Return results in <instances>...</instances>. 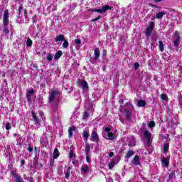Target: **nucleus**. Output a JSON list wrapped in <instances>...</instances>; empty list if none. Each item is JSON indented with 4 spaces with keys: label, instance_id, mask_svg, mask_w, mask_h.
Instances as JSON below:
<instances>
[{
    "label": "nucleus",
    "instance_id": "9d476101",
    "mask_svg": "<svg viewBox=\"0 0 182 182\" xmlns=\"http://www.w3.org/2000/svg\"><path fill=\"white\" fill-rule=\"evenodd\" d=\"M124 116L126 120H128V122H130V120H132V113L130 112V111H129V109H124Z\"/></svg>",
    "mask_w": 182,
    "mask_h": 182
},
{
    "label": "nucleus",
    "instance_id": "79ce46f5",
    "mask_svg": "<svg viewBox=\"0 0 182 182\" xmlns=\"http://www.w3.org/2000/svg\"><path fill=\"white\" fill-rule=\"evenodd\" d=\"M33 93H35V90L33 89L29 90L27 92V95H31L32 96V95H33Z\"/></svg>",
    "mask_w": 182,
    "mask_h": 182
},
{
    "label": "nucleus",
    "instance_id": "774afa93",
    "mask_svg": "<svg viewBox=\"0 0 182 182\" xmlns=\"http://www.w3.org/2000/svg\"><path fill=\"white\" fill-rule=\"evenodd\" d=\"M130 106H131L132 107H133V105H130Z\"/></svg>",
    "mask_w": 182,
    "mask_h": 182
},
{
    "label": "nucleus",
    "instance_id": "f257e3e1",
    "mask_svg": "<svg viewBox=\"0 0 182 182\" xmlns=\"http://www.w3.org/2000/svg\"><path fill=\"white\" fill-rule=\"evenodd\" d=\"M3 25L4 28L9 25V11H8V9L4 11V14L3 16Z\"/></svg>",
    "mask_w": 182,
    "mask_h": 182
},
{
    "label": "nucleus",
    "instance_id": "4c0bfd02",
    "mask_svg": "<svg viewBox=\"0 0 182 182\" xmlns=\"http://www.w3.org/2000/svg\"><path fill=\"white\" fill-rule=\"evenodd\" d=\"M134 68L135 70H139V68H140V64H139L137 62H136L134 65Z\"/></svg>",
    "mask_w": 182,
    "mask_h": 182
},
{
    "label": "nucleus",
    "instance_id": "f03ea898",
    "mask_svg": "<svg viewBox=\"0 0 182 182\" xmlns=\"http://www.w3.org/2000/svg\"><path fill=\"white\" fill-rule=\"evenodd\" d=\"M154 21H151L149 23V26L146 28V31H145V35L146 38H149L151 35V32H153V30L154 29L155 26Z\"/></svg>",
    "mask_w": 182,
    "mask_h": 182
},
{
    "label": "nucleus",
    "instance_id": "49530a36",
    "mask_svg": "<svg viewBox=\"0 0 182 182\" xmlns=\"http://www.w3.org/2000/svg\"><path fill=\"white\" fill-rule=\"evenodd\" d=\"M32 95H26V98L28 102H31L32 98H31Z\"/></svg>",
    "mask_w": 182,
    "mask_h": 182
},
{
    "label": "nucleus",
    "instance_id": "2eb2a0df",
    "mask_svg": "<svg viewBox=\"0 0 182 182\" xmlns=\"http://www.w3.org/2000/svg\"><path fill=\"white\" fill-rule=\"evenodd\" d=\"M80 84L84 90H89V85L87 84V82H86V80H82L80 82Z\"/></svg>",
    "mask_w": 182,
    "mask_h": 182
},
{
    "label": "nucleus",
    "instance_id": "864d4df0",
    "mask_svg": "<svg viewBox=\"0 0 182 182\" xmlns=\"http://www.w3.org/2000/svg\"><path fill=\"white\" fill-rule=\"evenodd\" d=\"M106 55H107V50H104L102 51V56H106Z\"/></svg>",
    "mask_w": 182,
    "mask_h": 182
},
{
    "label": "nucleus",
    "instance_id": "7ed1b4c3",
    "mask_svg": "<svg viewBox=\"0 0 182 182\" xmlns=\"http://www.w3.org/2000/svg\"><path fill=\"white\" fill-rule=\"evenodd\" d=\"M10 174L11 177L14 178H16V182H22V178L18 173H16V170H15L14 168H11Z\"/></svg>",
    "mask_w": 182,
    "mask_h": 182
},
{
    "label": "nucleus",
    "instance_id": "603ef678",
    "mask_svg": "<svg viewBox=\"0 0 182 182\" xmlns=\"http://www.w3.org/2000/svg\"><path fill=\"white\" fill-rule=\"evenodd\" d=\"M28 151L31 153L32 151H33V149L32 148V146H31V144H28Z\"/></svg>",
    "mask_w": 182,
    "mask_h": 182
},
{
    "label": "nucleus",
    "instance_id": "ddd939ff",
    "mask_svg": "<svg viewBox=\"0 0 182 182\" xmlns=\"http://www.w3.org/2000/svg\"><path fill=\"white\" fill-rule=\"evenodd\" d=\"M132 164H134V166H139V165H140V156H139L138 155H136L134 157V159L132 161Z\"/></svg>",
    "mask_w": 182,
    "mask_h": 182
},
{
    "label": "nucleus",
    "instance_id": "338daca9",
    "mask_svg": "<svg viewBox=\"0 0 182 182\" xmlns=\"http://www.w3.org/2000/svg\"><path fill=\"white\" fill-rule=\"evenodd\" d=\"M34 149H35V150H37V148H36V146H35V147H34Z\"/></svg>",
    "mask_w": 182,
    "mask_h": 182
},
{
    "label": "nucleus",
    "instance_id": "bb28decb",
    "mask_svg": "<svg viewBox=\"0 0 182 182\" xmlns=\"http://www.w3.org/2000/svg\"><path fill=\"white\" fill-rule=\"evenodd\" d=\"M170 148V145L167 143L164 145V153H167L168 151V149Z\"/></svg>",
    "mask_w": 182,
    "mask_h": 182
},
{
    "label": "nucleus",
    "instance_id": "13d9d810",
    "mask_svg": "<svg viewBox=\"0 0 182 182\" xmlns=\"http://www.w3.org/2000/svg\"><path fill=\"white\" fill-rule=\"evenodd\" d=\"M21 166H25V160H21Z\"/></svg>",
    "mask_w": 182,
    "mask_h": 182
},
{
    "label": "nucleus",
    "instance_id": "2f4dec72",
    "mask_svg": "<svg viewBox=\"0 0 182 182\" xmlns=\"http://www.w3.org/2000/svg\"><path fill=\"white\" fill-rule=\"evenodd\" d=\"M90 12H98L99 14H103V11L102 9H90Z\"/></svg>",
    "mask_w": 182,
    "mask_h": 182
},
{
    "label": "nucleus",
    "instance_id": "cd10ccee",
    "mask_svg": "<svg viewBox=\"0 0 182 182\" xmlns=\"http://www.w3.org/2000/svg\"><path fill=\"white\" fill-rule=\"evenodd\" d=\"M176 176V172H174V171H172L169 175H168V178L171 181H173V177H174Z\"/></svg>",
    "mask_w": 182,
    "mask_h": 182
},
{
    "label": "nucleus",
    "instance_id": "c03bdc74",
    "mask_svg": "<svg viewBox=\"0 0 182 182\" xmlns=\"http://www.w3.org/2000/svg\"><path fill=\"white\" fill-rule=\"evenodd\" d=\"M65 178H69V177H70V171H67V172L65 173Z\"/></svg>",
    "mask_w": 182,
    "mask_h": 182
},
{
    "label": "nucleus",
    "instance_id": "412c9836",
    "mask_svg": "<svg viewBox=\"0 0 182 182\" xmlns=\"http://www.w3.org/2000/svg\"><path fill=\"white\" fill-rule=\"evenodd\" d=\"M58 157H59V150L58 149H55L53 154V158L54 159H58Z\"/></svg>",
    "mask_w": 182,
    "mask_h": 182
},
{
    "label": "nucleus",
    "instance_id": "0eeeda50",
    "mask_svg": "<svg viewBox=\"0 0 182 182\" xmlns=\"http://www.w3.org/2000/svg\"><path fill=\"white\" fill-rule=\"evenodd\" d=\"M175 35L176 36L174 42H173V45L174 46H176V48H177L178 46V45H180V34L178 33V31H176L175 32Z\"/></svg>",
    "mask_w": 182,
    "mask_h": 182
},
{
    "label": "nucleus",
    "instance_id": "6ab92c4d",
    "mask_svg": "<svg viewBox=\"0 0 182 182\" xmlns=\"http://www.w3.org/2000/svg\"><path fill=\"white\" fill-rule=\"evenodd\" d=\"M144 137H145V139H151V133H150L149 130H145L144 132Z\"/></svg>",
    "mask_w": 182,
    "mask_h": 182
},
{
    "label": "nucleus",
    "instance_id": "c85d7f7f",
    "mask_svg": "<svg viewBox=\"0 0 182 182\" xmlns=\"http://www.w3.org/2000/svg\"><path fill=\"white\" fill-rule=\"evenodd\" d=\"M114 163H116V161H114V160H113L109 163L108 167H109V170H112V168H113L114 167Z\"/></svg>",
    "mask_w": 182,
    "mask_h": 182
},
{
    "label": "nucleus",
    "instance_id": "8fccbe9b",
    "mask_svg": "<svg viewBox=\"0 0 182 182\" xmlns=\"http://www.w3.org/2000/svg\"><path fill=\"white\" fill-rule=\"evenodd\" d=\"M100 18H102L100 16H99L98 17L93 18L92 20V22H96V21H99V19H100Z\"/></svg>",
    "mask_w": 182,
    "mask_h": 182
},
{
    "label": "nucleus",
    "instance_id": "3c124183",
    "mask_svg": "<svg viewBox=\"0 0 182 182\" xmlns=\"http://www.w3.org/2000/svg\"><path fill=\"white\" fill-rule=\"evenodd\" d=\"M86 161L87 163H90V158L89 157V154H86Z\"/></svg>",
    "mask_w": 182,
    "mask_h": 182
},
{
    "label": "nucleus",
    "instance_id": "f8f14e48",
    "mask_svg": "<svg viewBox=\"0 0 182 182\" xmlns=\"http://www.w3.org/2000/svg\"><path fill=\"white\" fill-rule=\"evenodd\" d=\"M31 116L36 124H41V120L39 119V118H38V117L36 116V113H35V112H31Z\"/></svg>",
    "mask_w": 182,
    "mask_h": 182
},
{
    "label": "nucleus",
    "instance_id": "6e6d98bb",
    "mask_svg": "<svg viewBox=\"0 0 182 182\" xmlns=\"http://www.w3.org/2000/svg\"><path fill=\"white\" fill-rule=\"evenodd\" d=\"M150 6H151V8H159V6H157L156 5H154L153 4H150Z\"/></svg>",
    "mask_w": 182,
    "mask_h": 182
},
{
    "label": "nucleus",
    "instance_id": "ea45409f",
    "mask_svg": "<svg viewBox=\"0 0 182 182\" xmlns=\"http://www.w3.org/2000/svg\"><path fill=\"white\" fill-rule=\"evenodd\" d=\"M75 43L76 45H80L82 43V40H80V38H77L75 40Z\"/></svg>",
    "mask_w": 182,
    "mask_h": 182
},
{
    "label": "nucleus",
    "instance_id": "4d7b16f0",
    "mask_svg": "<svg viewBox=\"0 0 182 182\" xmlns=\"http://www.w3.org/2000/svg\"><path fill=\"white\" fill-rule=\"evenodd\" d=\"M113 156H114V153L110 152L109 154V157H113Z\"/></svg>",
    "mask_w": 182,
    "mask_h": 182
},
{
    "label": "nucleus",
    "instance_id": "f704fd0d",
    "mask_svg": "<svg viewBox=\"0 0 182 182\" xmlns=\"http://www.w3.org/2000/svg\"><path fill=\"white\" fill-rule=\"evenodd\" d=\"M75 156H76V154H75L73 150L70 149V154H69L70 159H73V157H75Z\"/></svg>",
    "mask_w": 182,
    "mask_h": 182
},
{
    "label": "nucleus",
    "instance_id": "a211bd4d",
    "mask_svg": "<svg viewBox=\"0 0 182 182\" xmlns=\"http://www.w3.org/2000/svg\"><path fill=\"white\" fill-rule=\"evenodd\" d=\"M62 55H63V53L62 52V50L57 51V53L54 55V59L55 60H58V59H60V58L62 56Z\"/></svg>",
    "mask_w": 182,
    "mask_h": 182
},
{
    "label": "nucleus",
    "instance_id": "a878e982",
    "mask_svg": "<svg viewBox=\"0 0 182 182\" xmlns=\"http://www.w3.org/2000/svg\"><path fill=\"white\" fill-rule=\"evenodd\" d=\"M63 42V48H64L65 49H68V48H69V42L68 41V40L64 39Z\"/></svg>",
    "mask_w": 182,
    "mask_h": 182
},
{
    "label": "nucleus",
    "instance_id": "bf43d9fd",
    "mask_svg": "<svg viewBox=\"0 0 182 182\" xmlns=\"http://www.w3.org/2000/svg\"><path fill=\"white\" fill-rule=\"evenodd\" d=\"M28 178H29V176H27L26 174L23 175L24 180H28Z\"/></svg>",
    "mask_w": 182,
    "mask_h": 182
},
{
    "label": "nucleus",
    "instance_id": "a18cd8bd",
    "mask_svg": "<svg viewBox=\"0 0 182 182\" xmlns=\"http://www.w3.org/2000/svg\"><path fill=\"white\" fill-rule=\"evenodd\" d=\"M105 131L107 132V133H110V132H112V128L111 127H105Z\"/></svg>",
    "mask_w": 182,
    "mask_h": 182
},
{
    "label": "nucleus",
    "instance_id": "09e8293b",
    "mask_svg": "<svg viewBox=\"0 0 182 182\" xmlns=\"http://www.w3.org/2000/svg\"><path fill=\"white\" fill-rule=\"evenodd\" d=\"M3 31L5 33H9V29L8 28V26L4 27Z\"/></svg>",
    "mask_w": 182,
    "mask_h": 182
},
{
    "label": "nucleus",
    "instance_id": "20e7f679",
    "mask_svg": "<svg viewBox=\"0 0 182 182\" xmlns=\"http://www.w3.org/2000/svg\"><path fill=\"white\" fill-rule=\"evenodd\" d=\"M56 95H59V91L58 90H53L48 97V102L52 103L53 100H55V97H56Z\"/></svg>",
    "mask_w": 182,
    "mask_h": 182
},
{
    "label": "nucleus",
    "instance_id": "de8ad7c7",
    "mask_svg": "<svg viewBox=\"0 0 182 182\" xmlns=\"http://www.w3.org/2000/svg\"><path fill=\"white\" fill-rule=\"evenodd\" d=\"M27 181L28 182H35V180L33 179V178H32V176H28V178H27Z\"/></svg>",
    "mask_w": 182,
    "mask_h": 182
},
{
    "label": "nucleus",
    "instance_id": "f3484780",
    "mask_svg": "<svg viewBox=\"0 0 182 182\" xmlns=\"http://www.w3.org/2000/svg\"><path fill=\"white\" fill-rule=\"evenodd\" d=\"M167 14V12L163 11L161 12H159L158 14H156V19H161V18H163V16H164V15H166Z\"/></svg>",
    "mask_w": 182,
    "mask_h": 182
},
{
    "label": "nucleus",
    "instance_id": "e433bc0d",
    "mask_svg": "<svg viewBox=\"0 0 182 182\" xmlns=\"http://www.w3.org/2000/svg\"><path fill=\"white\" fill-rule=\"evenodd\" d=\"M53 59V55H52V54H48L47 55V60H48V62H50Z\"/></svg>",
    "mask_w": 182,
    "mask_h": 182
},
{
    "label": "nucleus",
    "instance_id": "aec40b11",
    "mask_svg": "<svg viewBox=\"0 0 182 182\" xmlns=\"http://www.w3.org/2000/svg\"><path fill=\"white\" fill-rule=\"evenodd\" d=\"M102 14H105L106 12V11H111L112 10V7H110V6L109 5H105L102 6Z\"/></svg>",
    "mask_w": 182,
    "mask_h": 182
},
{
    "label": "nucleus",
    "instance_id": "c9c22d12",
    "mask_svg": "<svg viewBox=\"0 0 182 182\" xmlns=\"http://www.w3.org/2000/svg\"><path fill=\"white\" fill-rule=\"evenodd\" d=\"M149 127L153 128L155 127L156 126V122L154 121H150L149 123L148 124Z\"/></svg>",
    "mask_w": 182,
    "mask_h": 182
},
{
    "label": "nucleus",
    "instance_id": "9b49d317",
    "mask_svg": "<svg viewBox=\"0 0 182 182\" xmlns=\"http://www.w3.org/2000/svg\"><path fill=\"white\" fill-rule=\"evenodd\" d=\"M76 131V127L73 126L69 127L68 129V137L69 139H72L73 137V132Z\"/></svg>",
    "mask_w": 182,
    "mask_h": 182
},
{
    "label": "nucleus",
    "instance_id": "680f3d73",
    "mask_svg": "<svg viewBox=\"0 0 182 182\" xmlns=\"http://www.w3.org/2000/svg\"><path fill=\"white\" fill-rule=\"evenodd\" d=\"M36 164H38V160H36L35 162H33L34 166H36Z\"/></svg>",
    "mask_w": 182,
    "mask_h": 182
},
{
    "label": "nucleus",
    "instance_id": "e2e57ef3",
    "mask_svg": "<svg viewBox=\"0 0 182 182\" xmlns=\"http://www.w3.org/2000/svg\"><path fill=\"white\" fill-rule=\"evenodd\" d=\"M161 1H164V0H154V2H161Z\"/></svg>",
    "mask_w": 182,
    "mask_h": 182
},
{
    "label": "nucleus",
    "instance_id": "5701e85b",
    "mask_svg": "<svg viewBox=\"0 0 182 182\" xmlns=\"http://www.w3.org/2000/svg\"><path fill=\"white\" fill-rule=\"evenodd\" d=\"M89 132L87 131H84L82 134V137L85 140V141H87V139H89Z\"/></svg>",
    "mask_w": 182,
    "mask_h": 182
},
{
    "label": "nucleus",
    "instance_id": "dca6fc26",
    "mask_svg": "<svg viewBox=\"0 0 182 182\" xmlns=\"http://www.w3.org/2000/svg\"><path fill=\"white\" fill-rule=\"evenodd\" d=\"M65 41V35L60 34L55 38V42H63Z\"/></svg>",
    "mask_w": 182,
    "mask_h": 182
},
{
    "label": "nucleus",
    "instance_id": "39448f33",
    "mask_svg": "<svg viewBox=\"0 0 182 182\" xmlns=\"http://www.w3.org/2000/svg\"><path fill=\"white\" fill-rule=\"evenodd\" d=\"M22 11L23 13V16H26V14H28V11L26 9H23V5L20 4L18 7V16L19 18H22Z\"/></svg>",
    "mask_w": 182,
    "mask_h": 182
},
{
    "label": "nucleus",
    "instance_id": "0e129e2a",
    "mask_svg": "<svg viewBox=\"0 0 182 182\" xmlns=\"http://www.w3.org/2000/svg\"><path fill=\"white\" fill-rule=\"evenodd\" d=\"M142 126H143V127H146V126H147V124L146 123H143Z\"/></svg>",
    "mask_w": 182,
    "mask_h": 182
},
{
    "label": "nucleus",
    "instance_id": "58836bf2",
    "mask_svg": "<svg viewBox=\"0 0 182 182\" xmlns=\"http://www.w3.org/2000/svg\"><path fill=\"white\" fill-rule=\"evenodd\" d=\"M12 126H11V123L7 122L6 124V130H11Z\"/></svg>",
    "mask_w": 182,
    "mask_h": 182
},
{
    "label": "nucleus",
    "instance_id": "423d86ee",
    "mask_svg": "<svg viewBox=\"0 0 182 182\" xmlns=\"http://www.w3.org/2000/svg\"><path fill=\"white\" fill-rule=\"evenodd\" d=\"M91 141H99V134H97V132H92L91 134Z\"/></svg>",
    "mask_w": 182,
    "mask_h": 182
},
{
    "label": "nucleus",
    "instance_id": "69168bd1",
    "mask_svg": "<svg viewBox=\"0 0 182 182\" xmlns=\"http://www.w3.org/2000/svg\"><path fill=\"white\" fill-rule=\"evenodd\" d=\"M68 171H70V166L68 168Z\"/></svg>",
    "mask_w": 182,
    "mask_h": 182
},
{
    "label": "nucleus",
    "instance_id": "c756f323",
    "mask_svg": "<svg viewBox=\"0 0 182 182\" xmlns=\"http://www.w3.org/2000/svg\"><path fill=\"white\" fill-rule=\"evenodd\" d=\"M90 114L87 111H85L82 116V119L86 120V119H89Z\"/></svg>",
    "mask_w": 182,
    "mask_h": 182
},
{
    "label": "nucleus",
    "instance_id": "473e14b6",
    "mask_svg": "<svg viewBox=\"0 0 182 182\" xmlns=\"http://www.w3.org/2000/svg\"><path fill=\"white\" fill-rule=\"evenodd\" d=\"M89 151H90V144H86V145H85V153H86V154H89Z\"/></svg>",
    "mask_w": 182,
    "mask_h": 182
},
{
    "label": "nucleus",
    "instance_id": "72a5a7b5",
    "mask_svg": "<svg viewBox=\"0 0 182 182\" xmlns=\"http://www.w3.org/2000/svg\"><path fill=\"white\" fill-rule=\"evenodd\" d=\"M32 43H33L32 40L28 38L26 41L27 46H28V48H31V46H32Z\"/></svg>",
    "mask_w": 182,
    "mask_h": 182
},
{
    "label": "nucleus",
    "instance_id": "37998d69",
    "mask_svg": "<svg viewBox=\"0 0 182 182\" xmlns=\"http://www.w3.org/2000/svg\"><path fill=\"white\" fill-rule=\"evenodd\" d=\"M55 166V161L53 159L50 160V167H53Z\"/></svg>",
    "mask_w": 182,
    "mask_h": 182
},
{
    "label": "nucleus",
    "instance_id": "7c9ffc66",
    "mask_svg": "<svg viewBox=\"0 0 182 182\" xmlns=\"http://www.w3.org/2000/svg\"><path fill=\"white\" fill-rule=\"evenodd\" d=\"M107 136L109 140H114V134L113 132H108Z\"/></svg>",
    "mask_w": 182,
    "mask_h": 182
},
{
    "label": "nucleus",
    "instance_id": "052dcab7",
    "mask_svg": "<svg viewBox=\"0 0 182 182\" xmlns=\"http://www.w3.org/2000/svg\"><path fill=\"white\" fill-rule=\"evenodd\" d=\"M43 114H45L43 113V112H41L39 113V116H41V117H43Z\"/></svg>",
    "mask_w": 182,
    "mask_h": 182
},
{
    "label": "nucleus",
    "instance_id": "6e6552de",
    "mask_svg": "<svg viewBox=\"0 0 182 182\" xmlns=\"http://www.w3.org/2000/svg\"><path fill=\"white\" fill-rule=\"evenodd\" d=\"M161 163L163 164V167H165L166 168H168V166L170 165V161L168 159L164 156L162 157Z\"/></svg>",
    "mask_w": 182,
    "mask_h": 182
},
{
    "label": "nucleus",
    "instance_id": "4be33fe9",
    "mask_svg": "<svg viewBox=\"0 0 182 182\" xmlns=\"http://www.w3.org/2000/svg\"><path fill=\"white\" fill-rule=\"evenodd\" d=\"M81 171H83V173H87L89 171V166L86 164L82 165L81 166Z\"/></svg>",
    "mask_w": 182,
    "mask_h": 182
},
{
    "label": "nucleus",
    "instance_id": "a19ab883",
    "mask_svg": "<svg viewBox=\"0 0 182 182\" xmlns=\"http://www.w3.org/2000/svg\"><path fill=\"white\" fill-rule=\"evenodd\" d=\"M161 99L162 100H167V95H166V94L161 95Z\"/></svg>",
    "mask_w": 182,
    "mask_h": 182
},
{
    "label": "nucleus",
    "instance_id": "b1692460",
    "mask_svg": "<svg viewBox=\"0 0 182 182\" xmlns=\"http://www.w3.org/2000/svg\"><path fill=\"white\" fill-rule=\"evenodd\" d=\"M159 48L161 52H163V50H164V44L163 43L162 41H159Z\"/></svg>",
    "mask_w": 182,
    "mask_h": 182
},
{
    "label": "nucleus",
    "instance_id": "1a4fd4ad",
    "mask_svg": "<svg viewBox=\"0 0 182 182\" xmlns=\"http://www.w3.org/2000/svg\"><path fill=\"white\" fill-rule=\"evenodd\" d=\"M94 60H97L100 58V50L99 48H96L94 50Z\"/></svg>",
    "mask_w": 182,
    "mask_h": 182
},
{
    "label": "nucleus",
    "instance_id": "5fc2aeb1",
    "mask_svg": "<svg viewBox=\"0 0 182 182\" xmlns=\"http://www.w3.org/2000/svg\"><path fill=\"white\" fill-rule=\"evenodd\" d=\"M151 139H146L148 146H150L151 144Z\"/></svg>",
    "mask_w": 182,
    "mask_h": 182
},
{
    "label": "nucleus",
    "instance_id": "393cba45",
    "mask_svg": "<svg viewBox=\"0 0 182 182\" xmlns=\"http://www.w3.org/2000/svg\"><path fill=\"white\" fill-rule=\"evenodd\" d=\"M134 151H132V150H129L128 151H127L126 156L127 157V159H130V157H132V156H134Z\"/></svg>",
    "mask_w": 182,
    "mask_h": 182
},
{
    "label": "nucleus",
    "instance_id": "4468645a",
    "mask_svg": "<svg viewBox=\"0 0 182 182\" xmlns=\"http://www.w3.org/2000/svg\"><path fill=\"white\" fill-rule=\"evenodd\" d=\"M136 105L139 107H144V106L147 105V102L143 100H138L136 102Z\"/></svg>",
    "mask_w": 182,
    "mask_h": 182
}]
</instances>
